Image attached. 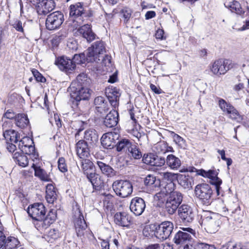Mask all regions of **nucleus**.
<instances>
[{"mask_svg": "<svg viewBox=\"0 0 249 249\" xmlns=\"http://www.w3.org/2000/svg\"><path fill=\"white\" fill-rule=\"evenodd\" d=\"M178 213L181 222L184 224L192 223L196 215L193 208L187 204L180 205L178 210Z\"/></svg>", "mask_w": 249, "mask_h": 249, "instance_id": "9b49d317", "label": "nucleus"}, {"mask_svg": "<svg viewBox=\"0 0 249 249\" xmlns=\"http://www.w3.org/2000/svg\"><path fill=\"white\" fill-rule=\"evenodd\" d=\"M173 228V224L170 221H164L160 225L156 224L155 237L160 241L165 240L170 236Z\"/></svg>", "mask_w": 249, "mask_h": 249, "instance_id": "6e6552de", "label": "nucleus"}, {"mask_svg": "<svg viewBox=\"0 0 249 249\" xmlns=\"http://www.w3.org/2000/svg\"><path fill=\"white\" fill-rule=\"evenodd\" d=\"M71 60L75 65L76 64H81L85 63L86 61H87L86 52L80 54H75Z\"/></svg>", "mask_w": 249, "mask_h": 249, "instance_id": "8fccbe9b", "label": "nucleus"}, {"mask_svg": "<svg viewBox=\"0 0 249 249\" xmlns=\"http://www.w3.org/2000/svg\"><path fill=\"white\" fill-rule=\"evenodd\" d=\"M126 155L131 159L133 158L134 159H140L142 157L141 151L134 143H133Z\"/></svg>", "mask_w": 249, "mask_h": 249, "instance_id": "37998d69", "label": "nucleus"}, {"mask_svg": "<svg viewBox=\"0 0 249 249\" xmlns=\"http://www.w3.org/2000/svg\"><path fill=\"white\" fill-rule=\"evenodd\" d=\"M229 115V118L233 120L240 122L243 120V116L240 115L238 110L232 106L226 112Z\"/></svg>", "mask_w": 249, "mask_h": 249, "instance_id": "49530a36", "label": "nucleus"}, {"mask_svg": "<svg viewBox=\"0 0 249 249\" xmlns=\"http://www.w3.org/2000/svg\"><path fill=\"white\" fill-rule=\"evenodd\" d=\"M166 162L168 167L173 170H177L181 164L180 159L172 154L167 157Z\"/></svg>", "mask_w": 249, "mask_h": 249, "instance_id": "473e14b6", "label": "nucleus"}, {"mask_svg": "<svg viewBox=\"0 0 249 249\" xmlns=\"http://www.w3.org/2000/svg\"><path fill=\"white\" fill-rule=\"evenodd\" d=\"M105 93L111 105L114 107L118 106L121 95L119 90L117 88L111 86L106 89Z\"/></svg>", "mask_w": 249, "mask_h": 249, "instance_id": "dca6fc26", "label": "nucleus"}, {"mask_svg": "<svg viewBox=\"0 0 249 249\" xmlns=\"http://www.w3.org/2000/svg\"><path fill=\"white\" fill-rule=\"evenodd\" d=\"M55 6L53 0H42L40 5H38V12L46 15L53 10Z\"/></svg>", "mask_w": 249, "mask_h": 249, "instance_id": "a878e982", "label": "nucleus"}, {"mask_svg": "<svg viewBox=\"0 0 249 249\" xmlns=\"http://www.w3.org/2000/svg\"><path fill=\"white\" fill-rule=\"evenodd\" d=\"M145 203L141 197H135L132 199L130 203V210L135 215H141L145 209Z\"/></svg>", "mask_w": 249, "mask_h": 249, "instance_id": "4468645a", "label": "nucleus"}, {"mask_svg": "<svg viewBox=\"0 0 249 249\" xmlns=\"http://www.w3.org/2000/svg\"><path fill=\"white\" fill-rule=\"evenodd\" d=\"M13 158L15 162L20 166L24 167L28 164V158L23 153L16 152L13 154Z\"/></svg>", "mask_w": 249, "mask_h": 249, "instance_id": "4c0bfd02", "label": "nucleus"}, {"mask_svg": "<svg viewBox=\"0 0 249 249\" xmlns=\"http://www.w3.org/2000/svg\"><path fill=\"white\" fill-rule=\"evenodd\" d=\"M118 112L114 109L111 110L104 119V125L109 128L115 126L118 123Z\"/></svg>", "mask_w": 249, "mask_h": 249, "instance_id": "412c9836", "label": "nucleus"}, {"mask_svg": "<svg viewBox=\"0 0 249 249\" xmlns=\"http://www.w3.org/2000/svg\"><path fill=\"white\" fill-rule=\"evenodd\" d=\"M13 27L19 32L24 33L23 28L25 25V23L23 24L22 22L19 20H16L12 24Z\"/></svg>", "mask_w": 249, "mask_h": 249, "instance_id": "bf43d9fd", "label": "nucleus"}, {"mask_svg": "<svg viewBox=\"0 0 249 249\" xmlns=\"http://www.w3.org/2000/svg\"><path fill=\"white\" fill-rule=\"evenodd\" d=\"M32 73L37 81L40 82H45L46 79L42 76V75L40 72H38V71L34 69L33 70H32Z\"/></svg>", "mask_w": 249, "mask_h": 249, "instance_id": "680f3d73", "label": "nucleus"}, {"mask_svg": "<svg viewBox=\"0 0 249 249\" xmlns=\"http://www.w3.org/2000/svg\"><path fill=\"white\" fill-rule=\"evenodd\" d=\"M97 164L104 174L109 177H112L115 175L114 170L109 165L101 161H97Z\"/></svg>", "mask_w": 249, "mask_h": 249, "instance_id": "79ce46f5", "label": "nucleus"}, {"mask_svg": "<svg viewBox=\"0 0 249 249\" xmlns=\"http://www.w3.org/2000/svg\"><path fill=\"white\" fill-rule=\"evenodd\" d=\"M182 231H178L175 235L174 241L177 245L183 246L184 249H190L192 236L190 234H195V231L191 228H182Z\"/></svg>", "mask_w": 249, "mask_h": 249, "instance_id": "39448f33", "label": "nucleus"}, {"mask_svg": "<svg viewBox=\"0 0 249 249\" xmlns=\"http://www.w3.org/2000/svg\"><path fill=\"white\" fill-rule=\"evenodd\" d=\"M16 125L21 128H24L29 124V119L25 114H18L16 117Z\"/></svg>", "mask_w": 249, "mask_h": 249, "instance_id": "c03bdc74", "label": "nucleus"}, {"mask_svg": "<svg viewBox=\"0 0 249 249\" xmlns=\"http://www.w3.org/2000/svg\"><path fill=\"white\" fill-rule=\"evenodd\" d=\"M212 72L216 75L224 74L226 73L223 61L218 60L214 62L211 68Z\"/></svg>", "mask_w": 249, "mask_h": 249, "instance_id": "e433bc0d", "label": "nucleus"}, {"mask_svg": "<svg viewBox=\"0 0 249 249\" xmlns=\"http://www.w3.org/2000/svg\"><path fill=\"white\" fill-rule=\"evenodd\" d=\"M132 144L133 143L128 139H123L119 141L116 144L117 151L126 155Z\"/></svg>", "mask_w": 249, "mask_h": 249, "instance_id": "2f4dec72", "label": "nucleus"}, {"mask_svg": "<svg viewBox=\"0 0 249 249\" xmlns=\"http://www.w3.org/2000/svg\"><path fill=\"white\" fill-rule=\"evenodd\" d=\"M178 174H174L171 172H163L160 173L163 180L167 181V182H173L175 178H177Z\"/></svg>", "mask_w": 249, "mask_h": 249, "instance_id": "864d4df0", "label": "nucleus"}, {"mask_svg": "<svg viewBox=\"0 0 249 249\" xmlns=\"http://www.w3.org/2000/svg\"><path fill=\"white\" fill-rule=\"evenodd\" d=\"M58 167L59 170L63 172L67 171V166L65 160L64 158H60L58 160Z\"/></svg>", "mask_w": 249, "mask_h": 249, "instance_id": "13d9d810", "label": "nucleus"}, {"mask_svg": "<svg viewBox=\"0 0 249 249\" xmlns=\"http://www.w3.org/2000/svg\"><path fill=\"white\" fill-rule=\"evenodd\" d=\"M207 178L211 179L210 183L214 185L217 195L219 196L220 194V185L222 184V181L217 177L218 172L213 170H209L207 171Z\"/></svg>", "mask_w": 249, "mask_h": 249, "instance_id": "5701e85b", "label": "nucleus"}, {"mask_svg": "<svg viewBox=\"0 0 249 249\" xmlns=\"http://www.w3.org/2000/svg\"><path fill=\"white\" fill-rule=\"evenodd\" d=\"M80 35L86 38L88 42H91L95 38V34L92 32L90 25L85 24L78 29Z\"/></svg>", "mask_w": 249, "mask_h": 249, "instance_id": "393cba45", "label": "nucleus"}, {"mask_svg": "<svg viewBox=\"0 0 249 249\" xmlns=\"http://www.w3.org/2000/svg\"><path fill=\"white\" fill-rule=\"evenodd\" d=\"M112 188L117 196L123 198L129 196L133 192L132 184L126 180H116L113 183Z\"/></svg>", "mask_w": 249, "mask_h": 249, "instance_id": "423d86ee", "label": "nucleus"}, {"mask_svg": "<svg viewBox=\"0 0 249 249\" xmlns=\"http://www.w3.org/2000/svg\"><path fill=\"white\" fill-rule=\"evenodd\" d=\"M94 105L97 111L102 113L108 109L107 102L105 101L104 97L98 96L94 99Z\"/></svg>", "mask_w": 249, "mask_h": 249, "instance_id": "72a5a7b5", "label": "nucleus"}, {"mask_svg": "<svg viewBox=\"0 0 249 249\" xmlns=\"http://www.w3.org/2000/svg\"><path fill=\"white\" fill-rule=\"evenodd\" d=\"M87 177L91 182L93 189L100 190L104 186V181L100 176L94 172H91L90 174H88Z\"/></svg>", "mask_w": 249, "mask_h": 249, "instance_id": "4be33fe9", "label": "nucleus"}, {"mask_svg": "<svg viewBox=\"0 0 249 249\" xmlns=\"http://www.w3.org/2000/svg\"><path fill=\"white\" fill-rule=\"evenodd\" d=\"M32 167L35 170V176L38 177L41 180L45 182L51 181L50 176L44 170L41 169L40 167L36 166L34 163L32 165Z\"/></svg>", "mask_w": 249, "mask_h": 249, "instance_id": "c9c22d12", "label": "nucleus"}, {"mask_svg": "<svg viewBox=\"0 0 249 249\" xmlns=\"http://www.w3.org/2000/svg\"><path fill=\"white\" fill-rule=\"evenodd\" d=\"M160 179L157 178L153 175H148L144 179V185L149 191H158L160 186Z\"/></svg>", "mask_w": 249, "mask_h": 249, "instance_id": "6ab92c4d", "label": "nucleus"}, {"mask_svg": "<svg viewBox=\"0 0 249 249\" xmlns=\"http://www.w3.org/2000/svg\"><path fill=\"white\" fill-rule=\"evenodd\" d=\"M59 237L60 233L58 230L55 229H51L48 232L47 235V240H48V242H53Z\"/></svg>", "mask_w": 249, "mask_h": 249, "instance_id": "3c124183", "label": "nucleus"}, {"mask_svg": "<svg viewBox=\"0 0 249 249\" xmlns=\"http://www.w3.org/2000/svg\"><path fill=\"white\" fill-rule=\"evenodd\" d=\"M114 222L119 226L128 227L130 223L131 218L124 212L117 213L114 215Z\"/></svg>", "mask_w": 249, "mask_h": 249, "instance_id": "b1692460", "label": "nucleus"}, {"mask_svg": "<svg viewBox=\"0 0 249 249\" xmlns=\"http://www.w3.org/2000/svg\"><path fill=\"white\" fill-rule=\"evenodd\" d=\"M156 224H149L145 226L142 231L143 235L145 237L155 236Z\"/></svg>", "mask_w": 249, "mask_h": 249, "instance_id": "09e8293b", "label": "nucleus"}, {"mask_svg": "<svg viewBox=\"0 0 249 249\" xmlns=\"http://www.w3.org/2000/svg\"><path fill=\"white\" fill-rule=\"evenodd\" d=\"M223 61L224 67L226 69V72L229 70L232 69L234 67L235 64L232 62L231 60L226 59Z\"/></svg>", "mask_w": 249, "mask_h": 249, "instance_id": "69168bd1", "label": "nucleus"}, {"mask_svg": "<svg viewBox=\"0 0 249 249\" xmlns=\"http://www.w3.org/2000/svg\"><path fill=\"white\" fill-rule=\"evenodd\" d=\"M218 104L220 108L224 113H226V112L232 106L230 103L226 102L224 99L222 98H219Z\"/></svg>", "mask_w": 249, "mask_h": 249, "instance_id": "603ef678", "label": "nucleus"}, {"mask_svg": "<svg viewBox=\"0 0 249 249\" xmlns=\"http://www.w3.org/2000/svg\"><path fill=\"white\" fill-rule=\"evenodd\" d=\"M81 159V167L85 175L87 176L88 174H90L91 172H94V165L92 162L88 158Z\"/></svg>", "mask_w": 249, "mask_h": 249, "instance_id": "ea45409f", "label": "nucleus"}, {"mask_svg": "<svg viewBox=\"0 0 249 249\" xmlns=\"http://www.w3.org/2000/svg\"><path fill=\"white\" fill-rule=\"evenodd\" d=\"M195 194L203 205L208 206L212 202L213 190L209 184L203 183L197 185L195 187Z\"/></svg>", "mask_w": 249, "mask_h": 249, "instance_id": "20e7f679", "label": "nucleus"}, {"mask_svg": "<svg viewBox=\"0 0 249 249\" xmlns=\"http://www.w3.org/2000/svg\"><path fill=\"white\" fill-rule=\"evenodd\" d=\"M155 156L156 155L152 153L144 154L142 158V161L145 164L152 166Z\"/></svg>", "mask_w": 249, "mask_h": 249, "instance_id": "5fc2aeb1", "label": "nucleus"}, {"mask_svg": "<svg viewBox=\"0 0 249 249\" xmlns=\"http://www.w3.org/2000/svg\"><path fill=\"white\" fill-rule=\"evenodd\" d=\"M64 15L59 11L53 12L47 16L46 19V27L49 30L58 29L64 21Z\"/></svg>", "mask_w": 249, "mask_h": 249, "instance_id": "9d476101", "label": "nucleus"}, {"mask_svg": "<svg viewBox=\"0 0 249 249\" xmlns=\"http://www.w3.org/2000/svg\"><path fill=\"white\" fill-rule=\"evenodd\" d=\"M45 198L47 202L50 204H53L56 200V189L52 183H49L46 186Z\"/></svg>", "mask_w": 249, "mask_h": 249, "instance_id": "7c9ffc66", "label": "nucleus"}, {"mask_svg": "<svg viewBox=\"0 0 249 249\" xmlns=\"http://www.w3.org/2000/svg\"><path fill=\"white\" fill-rule=\"evenodd\" d=\"M155 148L157 149V152L159 153H164L167 151H170V150L167 149V143H165L164 142H160L157 143Z\"/></svg>", "mask_w": 249, "mask_h": 249, "instance_id": "6e6d98bb", "label": "nucleus"}, {"mask_svg": "<svg viewBox=\"0 0 249 249\" xmlns=\"http://www.w3.org/2000/svg\"><path fill=\"white\" fill-rule=\"evenodd\" d=\"M56 218V212L55 210L51 209L45 217L40 220V225L43 229H46L53 224Z\"/></svg>", "mask_w": 249, "mask_h": 249, "instance_id": "c756f323", "label": "nucleus"}, {"mask_svg": "<svg viewBox=\"0 0 249 249\" xmlns=\"http://www.w3.org/2000/svg\"><path fill=\"white\" fill-rule=\"evenodd\" d=\"M183 199L181 193L176 191L171 194L167 198L165 204V209L169 214H173L176 213L179 208Z\"/></svg>", "mask_w": 249, "mask_h": 249, "instance_id": "0eeeda50", "label": "nucleus"}, {"mask_svg": "<svg viewBox=\"0 0 249 249\" xmlns=\"http://www.w3.org/2000/svg\"><path fill=\"white\" fill-rule=\"evenodd\" d=\"M174 141L180 147H184L185 145V141L177 134L172 132Z\"/></svg>", "mask_w": 249, "mask_h": 249, "instance_id": "4d7b16f0", "label": "nucleus"}, {"mask_svg": "<svg viewBox=\"0 0 249 249\" xmlns=\"http://www.w3.org/2000/svg\"><path fill=\"white\" fill-rule=\"evenodd\" d=\"M101 60H102L103 64L105 66L109 65L111 63L110 56L108 55H106L105 56L103 55V57L100 58Z\"/></svg>", "mask_w": 249, "mask_h": 249, "instance_id": "774afa93", "label": "nucleus"}, {"mask_svg": "<svg viewBox=\"0 0 249 249\" xmlns=\"http://www.w3.org/2000/svg\"><path fill=\"white\" fill-rule=\"evenodd\" d=\"M27 213L33 219L40 221L45 216V207L42 203H34L29 206Z\"/></svg>", "mask_w": 249, "mask_h": 249, "instance_id": "f8f14e48", "label": "nucleus"}, {"mask_svg": "<svg viewBox=\"0 0 249 249\" xmlns=\"http://www.w3.org/2000/svg\"><path fill=\"white\" fill-rule=\"evenodd\" d=\"M3 136L7 141L11 142L18 143L19 135L17 132L14 130H8L3 133Z\"/></svg>", "mask_w": 249, "mask_h": 249, "instance_id": "a19ab883", "label": "nucleus"}, {"mask_svg": "<svg viewBox=\"0 0 249 249\" xmlns=\"http://www.w3.org/2000/svg\"><path fill=\"white\" fill-rule=\"evenodd\" d=\"M89 83L86 74H79L76 80L71 83L69 88L71 98L76 102L88 100L90 95V90L87 87Z\"/></svg>", "mask_w": 249, "mask_h": 249, "instance_id": "f257e3e1", "label": "nucleus"}, {"mask_svg": "<svg viewBox=\"0 0 249 249\" xmlns=\"http://www.w3.org/2000/svg\"><path fill=\"white\" fill-rule=\"evenodd\" d=\"M114 136L118 139V135L114 132L104 134L101 139V142L103 146L107 149L112 148L115 143Z\"/></svg>", "mask_w": 249, "mask_h": 249, "instance_id": "aec40b11", "label": "nucleus"}, {"mask_svg": "<svg viewBox=\"0 0 249 249\" xmlns=\"http://www.w3.org/2000/svg\"><path fill=\"white\" fill-rule=\"evenodd\" d=\"M33 144L34 142L32 139L29 137H24L18 142V147L23 153L30 155L34 160L37 159L38 155L36 152Z\"/></svg>", "mask_w": 249, "mask_h": 249, "instance_id": "1a4fd4ad", "label": "nucleus"}, {"mask_svg": "<svg viewBox=\"0 0 249 249\" xmlns=\"http://www.w3.org/2000/svg\"><path fill=\"white\" fill-rule=\"evenodd\" d=\"M165 163L164 158L156 155L152 166L160 167L163 165Z\"/></svg>", "mask_w": 249, "mask_h": 249, "instance_id": "052dcab7", "label": "nucleus"}, {"mask_svg": "<svg viewBox=\"0 0 249 249\" xmlns=\"http://www.w3.org/2000/svg\"><path fill=\"white\" fill-rule=\"evenodd\" d=\"M221 249H243L239 244L233 245L231 243L226 244L221 247Z\"/></svg>", "mask_w": 249, "mask_h": 249, "instance_id": "0e129e2a", "label": "nucleus"}, {"mask_svg": "<svg viewBox=\"0 0 249 249\" xmlns=\"http://www.w3.org/2000/svg\"><path fill=\"white\" fill-rule=\"evenodd\" d=\"M76 154L80 159L89 158L90 156L89 149L87 142L79 140L75 144Z\"/></svg>", "mask_w": 249, "mask_h": 249, "instance_id": "f3484780", "label": "nucleus"}, {"mask_svg": "<svg viewBox=\"0 0 249 249\" xmlns=\"http://www.w3.org/2000/svg\"><path fill=\"white\" fill-rule=\"evenodd\" d=\"M56 218V212L55 210L51 209L45 217L40 220V225L43 229H46L53 224Z\"/></svg>", "mask_w": 249, "mask_h": 249, "instance_id": "c85d7f7f", "label": "nucleus"}, {"mask_svg": "<svg viewBox=\"0 0 249 249\" xmlns=\"http://www.w3.org/2000/svg\"><path fill=\"white\" fill-rule=\"evenodd\" d=\"M194 249H216L215 247L212 245H209L200 241H194L191 245Z\"/></svg>", "mask_w": 249, "mask_h": 249, "instance_id": "de8ad7c7", "label": "nucleus"}, {"mask_svg": "<svg viewBox=\"0 0 249 249\" xmlns=\"http://www.w3.org/2000/svg\"><path fill=\"white\" fill-rule=\"evenodd\" d=\"M74 218V227L77 236L81 237L84 235L85 231L87 228V225L84 216L80 210L75 213Z\"/></svg>", "mask_w": 249, "mask_h": 249, "instance_id": "ddd939ff", "label": "nucleus"}, {"mask_svg": "<svg viewBox=\"0 0 249 249\" xmlns=\"http://www.w3.org/2000/svg\"><path fill=\"white\" fill-rule=\"evenodd\" d=\"M174 187L175 185L173 182H164V181H163L162 183H161L160 181V186L159 189L160 188L166 195L170 196L171 194L175 192L174 191Z\"/></svg>", "mask_w": 249, "mask_h": 249, "instance_id": "a18cd8bd", "label": "nucleus"}, {"mask_svg": "<svg viewBox=\"0 0 249 249\" xmlns=\"http://www.w3.org/2000/svg\"><path fill=\"white\" fill-rule=\"evenodd\" d=\"M177 179L178 184L185 189L192 188L194 184L193 178L188 174L182 175L178 174Z\"/></svg>", "mask_w": 249, "mask_h": 249, "instance_id": "bb28decb", "label": "nucleus"}, {"mask_svg": "<svg viewBox=\"0 0 249 249\" xmlns=\"http://www.w3.org/2000/svg\"><path fill=\"white\" fill-rule=\"evenodd\" d=\"M18 240L14 237H5L1 249H17L19 245Z\"/></svg>", "mask_w": 249, "mask_h": 249, "instance_id": "f704fd0d", "label": "nucleus"}, {"mask_svg": "<svg viewBox=\"0 0 249 249\" xmlns=\"http://www.w3.org/2000/svg\"><path fill=\"white\" fill-rule=\"evenodd\" d=\"M226 7L230 10L232 12L237 14L242 13V8L240 4L237 1H226L224 3Z\"/></svg>", "mask_w": 249, "mask_h": 249, "instance_id": "58836bf2", "label": "nucleus"}, {"mask_svg": "<svg viewBox=\"0 0 249 249\" xmlns=\"http://www.w3.org/2000/svg\"><path fill=\"white\" fill-rule=\"evenodd\" d=\"M159 190V191L155 195L154 198L156 200L162 201L163 199L166 197L167 195L160 188H159L158 191Z\"/></svg>", "mask_w": 249, "mask_h": 249, "instance_id": "e2e57ef3", "label": "nucleus"}, {"mask_svg": "<svg viewBox=\"0 0 249 249\" xmlns=\"http://www.w3.org/2000/svg\"><path fill=\"white\" fill-rule=\"evenodd\" d=\"M55 63L61 71L66 72H70L75 68V65L71 59L64 56L58 57Z\"/></svg>", "mask_w": 249, "mask_h": 249, "instance_id": "2eb2a0df", "label": "nucleus"}, {"mask_svg": "<svg viewBox=\"0 0 249 249\" xmlns=\"http://www.w3.org/2000/svg\"><path fill=\"white\" fill-rule=\"evenodd\" d=\"M123 17L124 18V22H127L130 18L131 16L130 11L129 10H123L122 11Z\"/></svg>", "mask_w": 249, "mask_h": 249, "instance_id": "338daca9", "label": "nucleus"}, {"mask_svg": "<svg viewBox=\"0 0 249 249\" xmlns=\"http://www.w3.org/2000/svg\"><path fill=\"white\" fill-rule=\"evenodd\" d=\"M86 9L82 2H77L72 4L70 7V16L74 18L81 19L82 16L85 15Z\"/></svg>", "mask_w": 249, "mask_h": 249, "instance_id": "a211bd4d", "label": "nucleus"}, {"mask_svg": "<svg viewBox=\"0 0 249 249\" xmlns=\"http://www.w3.org/2000/svg\"><path fill=\"white\" fill-rule=\"evenodd\" d=\"M84 141L91 145H95L98 141V135L96 131L89 129L84 132Z\"/></svg>", "mask_w": 249, "mask_h": 249, "instance_id": "cd10ccee", "label": "nucleus"}, {"mask_svg": "<svg viewBox=\"0 0 249 249\" xmlns=\"http://www.w3.org/2000/svg\"><path fill=\"white\" fill-rule=\"evenodd\" d=\"M222 216L210 211H204L201 215L202 224L208 232L215 233L222 223Z\"/></svg>", "mask_w": 249, "mask_h": 249, "instance_id": "f03ea898", "label": "nucleus"}, {"mask_svg": "<svg viewBox=\"0 0 249 249\" xmlns=\"http://www.w3.org/2000/svg\"><path fill=\"white\" fill-rule=\"evenodd\" d=\"M105 52L104 42L102 41L95 42L86 51L87 62L99 63L100 58L103 57V55Z\"/></svg>", "mask_w": 249, "mask_h": 249, "instance_id": "7ed1b4c3", "label": "nucleus"}]
</instances>
